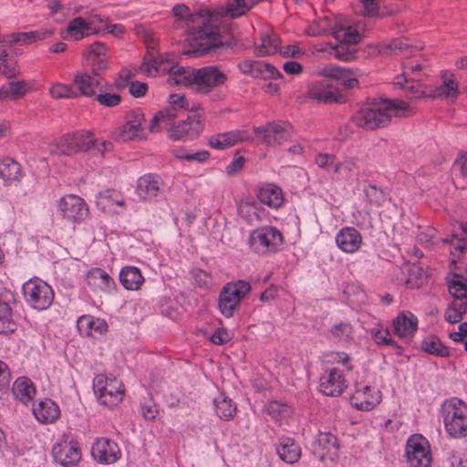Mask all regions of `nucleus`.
Segmentation results:
<instances>
[{
  "label": "nucleus",
  "mask_w": 467,
  "mask_h": 467,
  "mask_svg": "<svg viewBox=\"0 0 467 467\" xmlns=\"http://www.w3.org/2000/svg\"><path fill=\"white\" fill-rule=\"evenodd\" d=\"M171 57L169 54L159 57L157 50L149 47L143 57L144 72L149 76L168 72L170 84L185 87L195 86L196 90L202 94H208L213 88L223 86L227 80L226 75L214 66L192 68L170 65Z\"/></svg>",
  "instance_id": "nucleus-1"
},
{
  "label": "nucleus",
  "mask_w": 467,
  "mask_h": 467,
  "mask_svg": "<svg viewBox=\"0 0 467 467\" xmlns=\"http://www.w3.org/2000/svg\"><path fill=\"white\" fill-rule=\"evenodd\" d=\"M172 13L179 21L185 22L189 47L183 50L184 55L201 57L229 45L223 40L219 25L213 21L212 9L201 7L191 12L186 5L177 4L173 6Z\"/></svg>",
  "instance_id": "nucleus-2"
},
{
  "label": "nucleus",
  "mask_w": 467,
  "mask_h": 467,
  "mask_svg": "<svg viewBox=\"0 0 467 467\" xmlns=\"http://www.w3.org/2000/svg\"><path fill=\"white\" fill-rule=\"evenodd\" d=\"M415 110L400 99H381L368 103L351 116L352 122L364 130H373L386 127L393 117H410Z\"/></svg>",
  "instance_id": "nucleus-3"
},
{
  "label": "nucleus",
  "mask_w": 467,
  "mask_h": 467,
  "mask_svg": "<svg viewBox=\"0 0 467 467\" xmlns=\"http://www.w3.org/2000/svg\"><path fill=\"white\" fill-rule=\"evenodd\" d=\"M441 416L447 433L453 438L467 436V405L458 398L446 400L441 408Z\"/></svg>",
  "instance_id": "nucleus-4"
},
{
  "label": "nucleus",
  "mask_w": 467,
  "mask_h": 467,
  "mask_svg": "<svg viewBox=\"0 0 467 467\" xmlns=\"http://www.w3.org/2000/svg\"><path fill=\"white\" fill-rule=\"evenodd\" d=\"M22 291L26 302L39 311L47 309L54 301L52 287L39 278H31L25 282Z\"/></svg>",
  "instance_id": "nucleus-5"
},
{
  "label": "nucleus",
  "mask_w": 467,
  "mask_h": 467,
  "mask_svg": "<svg viewBox=\"0 0 467 467\" xmlns=\"http://www.w3.org/2000/svg\"><path fill=\"white\" fill-rule=\"evenodd\" d=\"M93 389L99 400L105 406H116L123 399L124 389L116 378L98 375L93 380Z\"/></svg>",
  "instance_id": "nucleus-6"
},
{
  "label": "nucleus",
  "mask_w": 467,
  "mask_h": 467,
  "mask_svg": "<svg viewBox=\"0 0 467 467\" xmlns=\"http://www.w3.org/2000/svg\"><path fill=\"white\" fill-rule=\"evenodd\" d=\"M248 243L256 253L275 252L283 243V235L275 227H262L250 234Z\"/></svg>",
  "instance_id": "nucleus-7"
},
{
  "label": "nucleus",
  "mask_w": 467,
  "mask_h": 467,
  "mask_svg": "<svg viewBox=\"0 0 467 467\" xmlns=\"http://www.w3.org/2000/svg\"><path fill=\"white\" fill-rule=\"evenodd\" d=\"M406 457L410 467H429L431 453L427 439L420 434L411 435L407 441Z\"/></svg>",
  "instance_id": "nucleus-8"
},
{
  "label": "nucleus",
  "mask_w": 467,
  "mask_h": 467,
  "mask_svg": "<svg viewBox=\"0 0 467 467\" xmlns=\"http://www.w3.org/2000/svg\"><path fill=\"white\" fill-rule=\"evenodd\" d=\"M333 36L338 41L333 47L335 57L345 61L352 59L357 52L356 45L360 41L359 33L348 26L334 30Z\"/></svg>",
  "instance_id": "nucleus-9"
},
{
  "label": "nucleus",
  "mask_w": 467,
  "mask_h": 467,
  "mask_svg": "<svg viewBox=\"0 0 467 467\" xmlns=\"http://www.w3.org/2000/svg\"><path fill=\"white\" fill-rule=\"evenodd\" d=\"M307 95L310 99L326 104L345 102V96L328 77L310 84Z\"/></svg>",
  "instance_id": "nucleus-10"
},
{
  "label": "nucleus",
  "mask_w": 467,
  "mask_h": 467,
  "mask_svg": "<svg viewBox=\"0 0 467 467\" xmlns=\"http://www.w3.org/2000/svg\"><path fill=\"white\" fill-rule=\"evenodd\" d=\"M291 129V124L288 122H268L264 126L256 127L254 133L264 144L275 146L290 138Z\"/></svg>",
  "instance_id": "nucleus-11"
},
{
  "label": "nucleus",
  "mask_w": 467,
  "mask_h": 467,
  "mask_svg": "<svg viewBox=\"0 0 467 467\" xmlns=\"http://www.w3.org/2000/svg\"><path fill=\"white\" fill-rule=\"evenodd\" d=\"M58 207L63 217L73 223L83 222L89 213L84 199L75 194L63 196L59 201Z\"/></svg>",
  "instance_id": "nucleus-12"
},
{
  "label": "nucleus",
  "mask_w": 467,
  "mask_h": 467,
  "mask_svg": "<svg viewBox=\"0 0 467 467\" xmlns=\"http://www.w3.org/2000/svg\"><path fill=\"white\" fill-rule=\"evenodd\" d=\"M52 454L56 462L66 467L75 465L81 458L78 442L69 438L56 443Z\"/></svg>",
  "instance_id": "nucleus-13"
},
{
  "label": "nucleus",
  "mask_w": 467,
  "mask_h": 467,
  "mask_svg": "<svg viewBox=\"0 0 467 467\" xmlns=\"http://www.w3.org/2000/svg\"><path fill=\"white\" fill-rule=\"evenodd\" d=\"M444 242L451 244V263L456 265L460 270L467 271V223L461 225L460 234H452L450 239Z\"/></svg>",
  "instance_id": "nucleus-14"
},
{
  "label": "nucleus",
  "mask_w": 467,
  "mask_h": 467,
  "mask_svg": "<svg viewBox=\"0 0 467 467\" xmlns=\"http://www.w3.org/2000/svg\"><path fill=\"white\" fill-rule=\"evenodd\" d=\"M142 121H144V114L141 109H137L130 111L126 115V123L118 134V140L127 141L134 139H144Z\"/></svg>",
  "instance_id": "nucleus-15"
},
{
  "label": "nucleus",
  "mask_w": 467,
  "mask_h": 467,
  "mask_svg": "<svg viewBox=\"0 0 467 467\" xmlns=\"http://www.w3.org/2000/svg\"><path fill=\"white\" fill-rule=\"evenodd\" d=\"M92 457L99 463L111 464L120 458L118 444L109 439H97L91 447Z\"/></svg>",
  "instance_id": "nucleus-16"
},
{
  "label": "nucleus",
  "mask_w": 467,
  "mask_h": 467,
  "mask_svg": "<svg viewBox=\"0 0 467 467\" xmlns=\"http://www.w3.org/2000/svg\"><path fill=\"white\" fill-rule=\"evenodd\" d=\"M314 454L321 461H334L338 454L337 439L331 433L320 432L313 442Z\"/></svg>",
  "instance_id": "nucleus-17"
},
{
  "label": "nucleus",
  "mask_w": 467,
  "mask_h": 467,
  "mask_svg": "<svg viewBox=\"0 0 467 467\" xmlns=\"http://www.w3.org/2000/svg\"><path fill=\"white\" fill-rule=\"evenodd\" d=\"M319 381V389L326 396H339L348 387L341 371L336 368L327 370Z\"/></svg>",
  "instance_id": "nucleus-18"
},
{
  "label": "nucleus",
  "mask_w": 467,
  "mask_h": 467,
  "mask_svg": "<svg viewBox=\"0 0 467 467\" xmlns=\"http://www.w3.org/2000/svg\"><path fill=\"white\" fill-rule=\"evenodd\" d=\"M239 69L253 78L275 79L281 78V73L271 64L257 60H244L238 64Z\"/></svg>",
  "instance_id": "nucleus-19"
},
{
  "label": "nucleus",
  "mask_w": 467,
  "mask_h": 467,
  "mask_svg": "<svg viewBox=\"0 0 467 467\" xmlns=\"http://www.w3.org/2000/svg\"><path fill=\"white\" fill-rule=\"evenodd\" d=\"M251 8L252 5H249L246 0H232L230 3L212 9L213 21L218 25L222 18L234 19L244 15Z\"/></svg>",
  "instance_id": "nucleus-20"
},
{
  "label": "nucleus",
  "mask_w": 467,
  "mask_h": 467,
  "mask_svg": "<svg viewBox=\"0 0 467 467\" xmlns=\"http://www.w3.org/2000/svg\"><path fill=\"white\" fill-rule=\"evenodd\" d=\"M381 400L380 391L369 386L357 388L350 398L351 405L359 410H371Z\"/></svg>",
  "instance_id": "nucleus-21"
},
{
  "label": "nucleus",
  "mask_w": 467,
  "mask_h": 467,
  "mask_svg": "<svg viewBox=\"0 0 467 467\" xmlns=\"http://www.w3.org/2000/svg\"><path fill=\"white\" fill-rule=\"evenodd\" d=\"M161 178L153 173L144 174L138 179L136 192L143 200H150L156 197L162 190Z\"/></svg>",
  "instance_id": "nucleus-22"
},
{
  "label": "nucleus",
  "mask_w": 467,
  "mask_h": 467,
  "mask_svg": "<svg viewBox=\"0 0 467 467\" xmlns=\"http://www.w3.org/2000/svg\"><path fill=\"white\" fill-rule=\"evenodd\" d=\"M362 240L360 233L354 227H344L336 235L337 245L345 253L357 252Z\"/></svg>",
  "instance_id": "nucleus-23"
},
{
  "label": "nucleus",
  "mask_w": 467,
  "mask_h": 467,
  "mask_svg": "<svg viewBox=\"0 0 467 467\" xmlns=\"http://www.w3.org/2000/svg\"><path fill=\"white\" fill-rule=\"evenodd\" d=\"M256 195L262 203L270 208L277 209L281 207L284 202L282 189L274 183L265 182L258 185Z\"/></svg>",
  "instance_id": "nucleus-24"
},
{
  "label": "nucleus",
  "mask_w": 467,
  "mask_h": 467,
  "mask_svg": "<svg viewBox=\"0 0 467 467\" xmlns=\"http://www.w3.org/2000/svg\"><path fill=\"white\" fill-rule=\"evenodd\" d=\"M87 285L95 291L112 293L116 289V283L108 273L100 268L90 270L86 277Z\"/></svg>",
  "instance_id": "nucleus-25"
},
{
  "label": "nucleus",
  "mask_w": 467,
  "mask_h": 467,
  "mask_svg": "<svg viewBox=\"0 0 467 467\" xmlns=\"http://www.w3.org/2000/svg\"><path fill=\"white\" fill-rule=\"evenodd\" d=\"M15 301L12 293H7L0 296V334H10L16 330V324L13 319L12 307L10 301Z\"/></svg>",
  "instance_id": "nucleus-26"
},
{
  "label": "nucleus",
  "mask_w": 467,
  "mask_h": 467,
  "mask_svg": "<svg viewBox=\"0 0 467 467\" xmlns=\"http://www.w3.org/2000/svg\"><path fill=\"white\" fill-rule=\"evenodd\" d=\"M102 77H98L88 70L78 72L74 77V84L79 90V93L86 97L96 95L95 89L101 86Z\"/></svg>",
  "instance_id": "nucleus-27"
},
{
  "label": "nucleus",
  "mask_w": 467,
  "mask_h": 467,
  "mask_svg": "<svg viewBox=\"0 0 467 467\" xmlns=\"http://www.w3.org/2000/svg\"><path fill=\"white\" fill-rule=\"evenodd\" d=\"M248 139L244 130H231L212 136L209 144L212 148L224 150Z\"/></svg>",
  "instance_id": "nucleus-28"
},
{
  "label": "nucleus",
  "mask_w": 467,
  "mask_h": 467,
  "mask_svg": "<svg viewBox=\"0 0 467 467\" xmlns=\"http://www.w3.org/2000/svg\"><path fill=\"white\" fill-rule=\"evenodd\" d=\"M52 35V31L47 29L29 31V32H17L8 34L3 36V46H12L16 43L33 44L38 40L47 38Z\"/></svg>",
  "instance_id": "nucleus-29"
},
{
  "label": "nucleus",
  "mask_w": 467,
  "mask_h": 467,
  "mask_svg": "<svg viewBox=\"0 0 467 467\" xmlns=\"http://www.w3.org/2000/svg\"><path fill=\"white\" fill-rule=\"evenodd\" d=\"M99 33V30L92 28L91 24L86 22L82 17H76L71 20L62 37L66 40H80L85 36Z\"/></svg>",
  "instance_id": "nucleus-30"
},
{
  "label": "nucleus",
  "mask_w": 467,
  "mask_h": 467,
  "mask_svg": "<svg viewBox=\"0 0 467 467\" xmlns=\"http://www.w3.org/2000/svg\"><path fill=\"white\" fill-rule=\"evenodd\" d=\"M325 75L333 80L335 86L342 85L346 89L354 88L358 84V78L352 70L340 67L325 68Z\"/></svg>",
  "instance_id": "nucleus-31"
},
{
  "label": "nucleus",
  "mask_w": 467,
  "mask_h": 467,
  "mask_svg": "<svg viewBox=\"0 0 467 467\" xmlns=\"http://www.w3.org/2000/svg\"><path fill=\"white\" fill-rule=\"evenodd\" d=\"M394 332L400 337H410L418 328V318L411 313L400 314L393 320Z\"/></svg>",
  "instance_id": "nucleus-32"
},
{
  "label": "nucleus",
  "mask_w": 467,
  "mask_h": 467,
  "mask_svg": "<svg viewBox=\"0 0 467 467\" xmlns=\"http://www.w3.org/2000/svg\"><path fill=\"white\" fill-rule=\"evenodd\" d=\"M33 414L40 422L51 423L59 417L60 410L53 400L47 399L33 408Z\"/></svg>",
  "instance_id": "nucleus-33"
},
{
  "label": "nucleus",
  "mask_w": 467,
  "mask_h": 467,
  "mask_svg": "<svg viewBox=\"0 0 467 467\" xmlns=\"http://www.w3.org/2000/svg\"><path fill=\"white\" fill-rule=\"evenodd\" d=\"M276 452L279 458L287 463H295L301 457L300 446L296 443L294 439L287 437L280 440Z\"/></svg>",
  "instance_id": "nucleus-34"
},
{
  "label": "nucleus",
  "mask_w": 467,
  "mask_h": 467,
  "mask_svg": "<svg viewBox=\"0 0 467 467\" xmlns=\"http://www.w3.org/2000/svg\"><path fill=\"white\" fill-rule=\"evenodd\" d=\"M232 286L226 285L223 287L220 296L218 306L222 315L225 317H231L234 315L235 307L240 303L241 299L235 296L236 290H232Z\"/></svg>",
  "instance_id": "nucleus-35"
},
{
  "label": "nucleus",
  "mask_w": 467,
  "mask_h": 467,
  "mask_svg": "<svg viewBox=\"0 0 467 467\" xmlns=\"http://www.w3.org/2000/svg\"><path fill=\"white\" fill-rule=\"evenodd\" d=\"M12 392L16 400L27 404L32 401L36 389L33 382L28 378L20 377L14 382Z\"/></svg>",
  "instance_id": "nucleus-36"
},
{
  "label": "nucleus",
  "mask_w": 467,
  "mask_h": 467,
  "mask_svg": "<svg viewBox=\"0 0 467 467\" xmlns=\"http://www.w3.org/2000/svg\"><path fill=\"white\" fill-rule=\"evenodd\" d=\"M442 83L431 90V96L434 99H450L454 101L459 96L458 83L455 79L442 75Z\"/></svg>",
  "instance_id": "nucleus-37"
},
{
  "label": "nucleus",
  "mask_w": 467,
  "mask_h": 467,
  "mask_svg": "<svg viewBox=\"0 0 467 467\" xmlns=\"http://www.w3.org/2000/svg\"><path fill=\"white\" fill-rule=\"evenodd\" d=\"M421 49V47L413 46L407 40L402 38L392 39L389 43H384L379 47V53L381 55H399L404 52L413 54L415 51Z\"/></svg>",
  "instance_id": "nucleus-38"
},
{
  "label": "nucleus",
  "mask_w": 467,
  "mask_h": 467,
  "mask_svg": "<svg viewBox=\"0 0 467 467\" xmlns=\"http://www.w3.org/2000/svg\"><path fill=\"white\" fill-rule=\"evenodd\" d=\"M119 281L127 290H138L144 277L137 267L125 266L119 272Z\"/></svg>",
  "instance_id": "nucleus-39"
},
{
  "label": "nucleus",
  "mask_w": 467,
  "mask_h": 467,
  "mask_svg": "<svg viewBox=\"0 0 467 467\" xmlns=\"http://www.w3.org/2000/svg\"><path fill=\"white\" fill-rule=\"evenodd\" d=\"M420 348L431 355L446 358L450 356L449 348L443 345L441 339L433 335L425 337L420 343Z\"/></svg>",
  "instance_id": "nucleus-40"
},
{
  "label": "nucleus",
  "mask_w": 467,
  "mask_h": 467,
  "mask_svg": "<svg viewBox=\"0 0 467 467\" xmlns=\"http://www.w3.org/2000/svg\"><path fill=\"white\" fill-rule=\"evenodd\" d=\"M213 404L216 414L224 420L234 418L236 413V406L223 393H220L218 397L213 399Z\"/></svg>",
  "instance_id": "nucleus-41"
},
{
  "label": "nucleus",
  "mask_w": 467,
  "mask_h": 467,
  "mask_svg": "<svg viewBox=\"0 0 467 467\" xmlns=\"http://www.w3.org/2000/svg\"><path fill=\"white\" fill-rule=\"evenodd\" d=\"M0 177L5 182L19 181L22 178L20 164L10 158L3 159L0 161Z\"/></svg>",
  "instance_id": "nucleus-42"
},
{
  "label": "nucleus",
  "mask_w": 467,
  "mask_h": 467,
  "mask_svg": "<svg viewBox=\"0 0 467 467\" xmlns=\"http://www.w3.org/2000/svg\"><path fill=\"white\" fill-rule=\"evenodd\" d=\"M26 92V83L25 81H10L0 88V100L17 99L23 97Z\"/></svg>",
  "instance_id": "nucleus-43"
},
{
  "label": "nucleus",
  "mask_w": 467,
  "mask_h": 467,
  "mask_svg": "<svg viewBox=\"0 0 467 467\" xmlns=\"http://www.w3.org/2000/svg\"><path fill=\"white\" fill-rule=\"evenodd\" d=\"M69 134L64 135L48 145V150L52 155L71 156L76 154L75 148L71 143Z\"/></svg>",
  "instance_id": "nucleus-44"
},
{
  "label": "nucleus",
  "mask_w": 467,
  "mask_h": 467,
  "mask_svg": "<svg viewBox=\"0 0 467 467\" xmlns=\"http://www.w3.org/2000/svg\"><path fill=\"white\" fill-rule=\"evenodd\" d=\"M71 139V143L75 148L76 153L80 151H87L93 148L95 145V139L92 137V134L88 131H77L72 134H69Z\"/></svg>",
  "instance_id": "nucleus-45"
},
{
  "label": "nucleus",
  "mask_w": 467,
  "mask_h": 467,
  "mask_svg": "<svg viewBox=\"0 0 467 467\" xmlns=\"http://www.w3.org/2000/svg\"><path fill=\"white\" fill-rule=\"evenodd\" d=\"M175 118L174 109H163L154 115L149 125V130L150 132H158L162 127L170 125Z\"/></svg>",
  "instance_id": "nucleus-46"
},
{
  "label": "nucleus",
  "mask_w": 467,
  "mask_h": 467,
  "mask_svg": "<svg viewBox=\"0 0 467 467\" xmlns=\"http://www.w3.org/2000/svg\"><path fill=\"white\" fill-rule=\"evenodd\" d=\"M353 327L348 322L335 324L329 330V337L337 342L347 341L351 338Z\"/></svg>",
  "instance_id": "nucleus-47"
},
{
  "label": "nucleus",
  "mask_w": 467,
  "mask_h": 467,
  "mask_svg": "<svg viewBox=\"0 0 467 467\" xmlns=\"http://www.w3.org/2000/svg\"><path fill=\"white\" fill-rule=\"evenodd\" d=\"M177 125L186 131V138L191 140L197 138L202 130L200 118L195 115L188 117L185 120L179 122Z\"/></svg>",
  "instance_id": "nucleus-48"
},
{
  "label": "nucleus",
  "mask_w": 467,
  "mask_h": 467,
  "mask_svg": "<svg viewBox=\"0 0 467 467\" xmlns=\"http://www.w3.org/2000/svg\"><path fill=\"white\" fill-rule=\"evenodd\" d=\"M369 333L377 344L391 346L398 350V353L402 352V348L389 337V331L388 328L382 331L379 327H373L370 329Z\"/></svg>",
  "instance_id": "nucleus-49"
},
{
  "label": "nucleus",
  "mask_w": 467,
  "mask_h": 467,
  "mask_svg": "<svg viewBox=\"0 0 467 467\" xmlns=\"http://www.w3.org/2000/svg\"><path fill=\"white\" fill-rule=\"evenodd\" d=\"M279 42L275 36H264L261 38V45L255 48V53L261 57L275 54Z\"/></svg>",
  "instance_id": "nucleus-50"
},
{
  "label": "nucleus",
  "mask_w": 467,
  "mask_h": 467,
  "mask_svg": "<svg viewBox=\"0 0 467 467\" xmlns=\"http://www.w3.org/2000/svg\"><path fill=\"white\" fill-rule=\"evenodd\" d=\"M448 286L450 294L455 298H467V285L462 275H454Z\"/></svg>",
  "instance_id": "nucleus-51"
},
{
  "label": "nucleus",
  "mask_w": 467,
  "mask_h": 467,
  "mask_svg": "<svg viewBox=\"0 0 467 467\" xmlns=\"http://www.w3.org/2000/svg\"><path fill=\"white\" fill-rule=\"evenodd\" d=\"M366 201L370 206H380L385 202L384 192L375 185L369 184L364 189Z\"/></svg>",
  "instance_id": "nucleus-52"
},
{
  "label": "nucleus",
  "mask_w": 467,
  "mask_h": 467,
  "mask_svg": "<svg viewBox=\"0 0 467 467\" xmlns=\"http://www.w3.org/2000/svg\"><path fill=\"white\" fill-rule=\"evenodd\" d=\"M49 92L54 99L77 98L78 96L71 86L61 83L53 84Z\"/></svg>",
  "instance_id": "nucleus-53"
},
{
  "label": "nucleus",
  "mask_w": 467,
  "mask_h": 467,
  "mask_svg": "<svg viewBox=\"0 0 467 467\" xmlns=\"http://www.w3.org/2000/svg\"><path fill=\"white\" fill-rule=\"evenodd\" d=\"M356 169H358V159L356 158L346 159L333 166L334 173H345L346 175L351 173Z\"/></svg>",
  "instance_id": "nucleus-54"
},
{
  "label": "nucleus",
  "mask_w": 467,
  "mask_h": 467,
  "mask_svg": "<svg viewBox=\"0 0 467 467\" xmlns=\"http://www.w3.org/2000/svg\"><path fill=\"white\" fill-rule=\"evenodd\" d=\"M80 324H86L87 327L90 330L103 334L107 331L108 325L104 320L96 319L94 320L91 317H81L78 320Z\"/></svg>",
  "instance_id": "nucleus-55"
},
{
  "label": "nucleus",
  "mask_w": 467,
  "mask_h": 467,
  "mask_svg": "<svg viewBox=\"0 0 467 467\" xmlns=\"http://www.w3.org/2000/svg\"><path fill=\"white\" fill-rule=\"evenodd\" d=\"M96 99L100 105L112 108L120 103L121 97L119 94L105 92L97 95Z\"/></svg>",
  "instance_id": "nucleus-56"
},
{
  "label": "nucleus",
  "mask_w": 467,
  "mask_h": 467,
  "mask_svg": "<svg viewBox=\"0 0 467 467\" xmlns=\"http://www.w3.org/2000/svg\"><path fill=\"white\" fill-rule=\"evenodd\" d=\"M0 73L5 75L7 78H15L19 74L17 63L14 59H4L0 63Z\"/></svg>",
  "instance_id": "nucleus-57"
},
{
  "label": "nucleus",
  "mask_w": 467,
  "mask_h": 467,
  "mask_svg": "<svg viewBox=\"0 0 467 467\" xmlns=\"http://www.w3.org/2000/svg\"><path fill=\"white\" fill-rule=\"evenodd\" d=\"M88 60L91 62L90 73L102 77V73L106 70L108 67V58L105 56H100L98 57H91Z\"/></svg>",
  "instance_id": "nucleus-58"
},
{
  "label": "nucleus",
  "mask_w": 467,
  "mask_h": 467,
  "mask_svg": "<svg viewBox=\"0 0 467 467\" xmlns=\"http://www.w3.org/2000/svg\"><path fill=\"white\" fill-rule=\"evenodd\" d=\"M227 286H232V290H236V293H234L241 300L251 291V285L249 282L245 280H237L235 282L228 283Z\"/></svg>",
  "instance_id": "nucleus-59"
},
{
  "label": "nucleus",
  "mask_w": 467,
  "mask_h": 467,
  "mask_svg": "<svg viewBox=\"0 0 467 467\" xmlns=\"http://www.w3.org/2000/svg\"><path fill=\"white\" fill-rule=\"evenodd\" d=\"M107 47L103 43L96 42L90 45L86 51L83 52V57L89 59L91 57H98L100 56L106 57Z\"/></svg>",
  "instance_id": "nucleus-60"
},
{
  "label": "nucleus",
  "mask_w": 467,
  "mask_h": 467,
  "mask_svg": "<svg viewBox=\"0 0 467 467\" xmlns=\"http://www.w3.org/2000/svg\"><path fill=\"white\" fill-rule=\"evenodd\" d=\"M363 6L362 15L366 17H377L379 9V0H359Z\"/></svg>",
  "instance_id": "nucleus-61"
},
{
  "label": "nucleus",
  "mask_w": 467,
  "mask_h": 467,
  "mask_svg": "<svg viewBox=\"0 0 467 467\" xmlns=\"http://www.w3.org/2000/svg\"><path fill=\"white\" fill-rule=\"evenodd\" d=\"M315 21L318 25V28L322 34L331 33L333 35L334 30H340L341 28H345L342 26L334 24L328 16L320 17Z\"/></svg>",
  "instance_id": "nucleus-62"
},
{
  "label": "nucleus",
  "mask_w": 467,
  "mask_h": 467,
  "mask_svg": "<svg viewBox=\"0 0 467 467\" xmlns=\"http://www.w3.org/2000/svg\"><path fill=\"white\" fill-rule=\"evenodd\" d=\"M239 214L245 217L248 222H252L254 219L258 220L259 215L255 211V207L248 202H242L238 207Z\"/></svg>",
  "instance_id": "nucleus-63"
},
{
  "label": "nucleus",
  "mask_w": 467,
  "mask_h": 467,
  "mask_svg": "<svg viewBox=\"0 0 467 467\" xmlns=\"http://www.w3.org/2000/svg\"><path fill=\"white\" fill-rule=\"evenodd\" d=\"M140 412L144 419L153 420L157 416L159 410L153 400H148L141 404Z\"/></svg>",
  "instance_id": "nucleus-64"
}]
</instances>
